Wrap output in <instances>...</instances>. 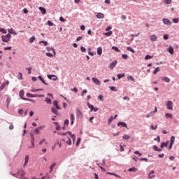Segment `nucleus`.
<instances>
[{
  "label": "nucleus",
  "instance_id": "60",
  "mask_svg": "<svg viewBox=\"0 0 179 179\" xmlns=\"http://www.w3.org/2000/svg\"><path fill=\"white\" fill-rule=\"evenodd\" d=\"M46 50H47V51H52V50H54V48H50V47H46Z\"/></svg>",
  "mask_w": 179,
  "mask_h": 179
},
{
  "label": "nucleus",
  "instance_id": "53",
  "mask_svg": "<svg viewBox=\"0 0 179 179\" xmlns=\"http://www.w3.org/2000/svg\"><path fill=\"white\" fill-rule=\"evenodd\" d=\"M103 97H104V96H103V95H99L98 99H99V100H100L101 101H103Z\"/></svg>",
  "mask_w": 179,
  "mask_h": 179
},
{
  "label": "nucleus",
  "instance_id": "19",
  "mask_svg": "<svg viewBox=\"0 0 179 179\" xmlns=\"http://www.w3.org/2000/svg\"><path fill=\"white\" fill-rule=\"evenodd\" d=\"M8 33H9L10 34H14L15 36H16V34H17L16 33V31H15V29H13V28L8 29Z\"/></svg>",
  "mask_w": 179,
  "mask_h": 179
},
{
  "label": "nucleus",
  "instance_id": "52",
  "mask_svg": "<svg viewBox=\"0 0 179 179\" xmlns=\"http://www.w3.org/2000/svg\"><path fill=\"white\" fill-rule=\"evenodd\" d=\"M34 40H36V37L32 36L31 38H30L29 41L30 43H34Z\"/></svg>",
  "mask_w": 179,
  "mask_h": 179
},
{
  "label": "nucleus",
  "instance_id": "21",
  "mask_svg": "<svg viewBox=\"0 0 179 179\" xmlns=\"http://www.w3.org/2000/svg\"><path fill=\"white\" fill-rule=\"evenodd\" d=\"M31 143L32 145L30 148H34V136L33 134L31 136Z\"/></svg>",
  "mask_w": 179,
  "mask_h": 179
},
{
  "label": "nucleus",
  "instance_id": "13",
  "mask_svg": "<svg viewBox=\"0 0 179 179\" xmlns=\"http://www.w3.org/2000/svg\"><path fill=\"white\" fill-rule=\"evenodd\" d=\"M92 82H94V83H95V85H100V83H101L100 80L96 78H92Z\"/></svg>",
  "mask_w": 179,
  "mask_h": 179
},
{
  "label": "nucleus",
  "instance_id": "30",
  "mask_svg": "<svg viewBox=\"0 0 179 179\" xmlns=\"http://www.w3.org/2000/svg\"><path fill=\"white\" fill-rule=\"evenodd\" d=\"M165 117L166 118H173V115L171 113H166Z\"/></svg>",
  "mask_w": 179,
  "mask_h": 179
},
{
  "label": "nucleus",
  "instance_id": "45",
  "mask_svg": "<svg viewBox=\"0 0 179 179\" xmlns=\"http://www.w3.org/2000/svg\"><path fill=\"white\" fill-rule=\"evenodd\" d=\"M164 1L166 5H170V3H171V0H164Z\"/></svg>",
  "mask_w": 179,
  "mask_h": 179
},
{
  "label": "nucleus",
  "instance_id": "32",
  "mask_svg": "<svg viewBox=\"0 0 179 179\" xmlns=\"http://www.w3.org/2000/svg\"><path fill=\"white\" fill-rule=\"evenodd\" d=\"M127 51H130L131 52H132L133 54H135V50H134V49H132V48L131 47H127Z\"/></svg>",
  "mask_w": 179,
  "mask_h": 179
},
{
  "label": "nucleus",
  "instance_id": "57",
  "mask_svg": "<svg viewBox=\"0 0 179 179\" xmlns=\"http://www.w3.org/2000/svg\"><path fill=\"white\" fill-rule=\"evenodd\" d=\"M48 26H54V23L50 20L48 21Z\"/></svg>",
  "mask_w": 179,
  "mask_h": 179
},
{
  "label": "nucleus",
  "instance_id": "14",
  "mask_svg": "<svg viewBox=\"0 0 179 179\" xmlns=\"http://www.w3.org/2000/svg\"><path fill=\"white\" fill-rule=\"evenodd\" d=\"M117 60H115L113 62L110 64V65L109 66V68H110V69H114V67L115 66V65H117Z\"/></svg>",
  "mask_w": 179,
  "mask_h": 179
},
{
  "label": "nucleus",
  "instance_id": "49",
  "mask_svg": "<svg viewBox=\"0 0 179 179\" xmlns=\"http://www.w3.org/2000/svg\"><path fill=\"white\" fill-rule=\"evenodd\" d=\"M114 120V117L113 116H111L108 120V124H110V122H113V120Z\"/></svg>",
  "mask_w": 179,
  "mask_h": 179
},
{
  "label": "nucleus",
  "instance_id": "59",
  "mask_svg": "<svg viewBox=\"0 0 179 179\" xmlns=\"http://www.w3.org/2000/svg\"><path fill=\"white\" fill-rule=\"evenodd\" d=\"M173 23H178V22H179V18H175V19H173Z\"/></svg>",
  "mask_w": 179,
  "mask_h": 179
},
{
  "label": "nucleus",
  "instance_id": "58",
  "mask_svg": "<svg viewBox=\"0 0 179 179\" xmlns=\"http://www.w3.org/2000/svg\"><path fill=\"white\" fill-rule=\"evenodd\" d=\"M163 38L164 40H169V35L168 34L164 35Z\"/></svg>",
  "mask_w": 179,
  "mask_h": 179
},
{
  "label": "nucleus",
  "instance_id": "51",
  "mask_svg": "<svg viewBox=\"0 0 179 179\" xmlns=\"http://www.w3.org/2000/svg\"><path fill=\"white\" fill-rule=\"evenodd\" d=\"M80 50L82 52H86V48L85 47L81 46Z\"/></svg>",
  "mask_w": 179,
  "mask_h": 179
},
{
  "label": "nucleus",
  "instance_id": "24",
  "mask_svg": "<svg viewBox=\"0 0 179 179\" xmlns=\"http://www.w3.org/2000/svg\"><path fill=\"white\" fill-rule=\"evenodd\" d=\"M39 10H41L42 15H45L47 13V10H45V8L43 7H39Z\"/></svg>",
  "mask_w": 179,
  "mask_h": 179
},
{
  "label": "nucleus",
  "instance_id": "41",
  "mask_svg": "<svg viewBox=\"0 0 179 179\" xmlns=\"http://www.w3.org/2000/svg\"><path fill=\"white\" fill-rule=\"evenodd\" d=\"M105 36H107V37H110L111 34H113V31H110L108 32L104 33Z\"/></svg>",
  "mask_w": 179,
  "mask_h": 179
},
{
  "label": "nucleus",
  "instance_id": "2",
  "mask_svg": "<svg viewBox=\"0 0 179 179\" xmlns=\"http://www.w3.org/2000/svg\"><path fill=\"white\" fill-rule=\"evenodd\" d=\"M76 117L79 120H82V118H83V113L79 109H76Z\"/></svg>",
  "mask_w": 179,
  "mask_h": 179
},
{
  "label": "nucleus",
  "instance_id": "5",
  "mask_svg": "<svg viewBox=\"0 0 179 179\" xmlns=\"http://www.w3.org/2000/svg\"><path fill=\"white\" fill-rule=\"evenodd\" d=\"M48 79H50V80H58V76H57L55 75L48 74Z\"/></svg>",
  "mask_w": 179,
  "mask_h": 179
},
{
  "label": "nucleus",
  "instance_id": "11",
  "mask_svg": "<svg viewBox=\"0 0 179 179\" xmlns=\"http://www.w3.org/2000/svg\"><path fill=\"white\" fill-rule=\"evenodd\" d=\"M53 106L57 108V110H61V107H59V105H58V101H54Z\"/></svg>",
  "mask_w": 179,
  "mask_h": 179
},
{
  "label": "nucleus",
  "instance_id": "1",
  "mask_svg": "<svg viewBox=\"0 0 179 179\" xmlns=\"http://www.w3.org/2000/svg\"><path fill=\"white\" fill-rule=\"evenodd\" d=\"M59 135H62V136H66L68 140H66V138H63L62 139V141H63V142H66L67 145H72V141H73V143H75L76 136L75 134H72V132L67 131L66 133H61L59 134Z\"/></svg>",
  "mask_w": 179,
  "mask_h": 179
},
{
  "label": "nucleus",
  "instance_id": "28",
  "mask_svg": "<svg viewBox=\"0 0 179 179\" xmlns=\"http://www.w3.org/2000/svg\"><path fill=\"white\" fill-rule=\"evenodd\" d=\"M112 50H115L116 52H121V50H120V49H118V48H117V46H113Z\"/></svg>",
  "mask_w": 179,
  "mask_h": 179
},
{
  "label": "nucleus",
  "instance_id": "22",
  "mask_svg": "<svg viewBox=\"0 0 179 179\" xmlns=\"http://www.w3.org/2000/svg\"><path fill=\"white\" fill-rule=\"evenodd\" d=\"M167 51L169 52V54H171L173 55V54H174V49L173 48V46H170Z\"/></svg>",
  "mask_w": 179,
  "mask_h": 179
},
{
  "label": "nucleus",
  "instance_id": "37",
  "mask_svg": "<svg viewBox=\"0 0 179 179\" xmlns=\"http://www.w3.org/2000/svg\"><path fill=\"white\" fill-rule=\"evenodd\" d=\"M0 32L3 33V34H6V29L5 28H0Z\"/></svg>",
  "mask_w": 179,
  "mask_h": 179
},
{
  "label": "nucleus",
  "instance_id": "10",
  "mask_svg": "<svg viewBox=\"0 0 179 179\" xmlns=\"http://www.w3.org/2000/svg\"><path fill=\"white\" fill-rule=\"evenodd\" d=\"M175 141H176V137H174V136H172L171 137V140H170L171 144L169 146V149H171V148H173V145Z\"/></svg>",
  "mask_w": 179,
  "mask_h": 179
},
{
  "label": "nucleus",
  "instance_id": "4",
  "mask_svg": "<svg viewBox=\"0 0 179 179\" xmlns=\"http://www.w3.org/2000/svg\"><path fill=\"white\" fill-rule=\"evenodd\" d=\"M19 96H20V97H21V99H22V100H26V101H30V99H27V98L23 97V96H24V90H20V91Z\"/></svg>",
  "mask_w": 179,
  "mask_h": 179
},
{
  "label": "nucleus",
  "instance_id": "38",
  "mask_svg": "<svg viewBox=\"0 0 179 179\" xmlns=\"http://www.w3.org/2000/svg\"><path fill=\"white\" fill-rule=\"evenodd\" d=\"M87 106H88L89 108H90L91 111H93L94 106L93 105L90 104V103H87Z\"/></svg>",
  "mask_w": 179,
  "mask_h": 179
},
{
  "label": "nucleus",
  "instance_id": "33",
  "mask_svg": "<svg viewBox=\"0 0 179 179\" xmlns=\"http://www.w3.org/2000/svg\"><path fill=\"white\" fill-rule=\"evenodd\" d=\"M157 72H160V68H159V67H157V68L154 70L153 74H154V75H156V73H157Z\"/></svg>",
  "mask_w": 179,
  "mask_h": 179
},
{
  "label": "nucleus",
  "instance_id": "31",
  "mask_svg": "<svg viewBox=\"0 0 179 179\" xmlns=\"http://www.w3.org/2000/svg\"><path fill=\"white\" fill-rule=\"evenodd\" d=\"M128 80H131V82H135V78L132 76H129L127 77Z\"/></svg>",
  "mask_w": 179,
  "mask_h": 179
},
{
  "label": "nucleus",
  "instance_id": "15",
  "mask_svg": "<svg viewBox=\"0 0 179 179\" xmlns=\"http://www.w3.org/2000/svg\"><path fill=\"white\" fill-rule=\"evenodd\" d=\"M120 126H122V127H124V128H128V126L127 125V123H125V122H119L117 123V127H120Z\"/></svg>",
  "mask_w": 179,
  "mask_h": 179
},
{
  "label": "nucleus",
  "instance_id": "61",
  "mask_svg": "<svg viewBox=\"0 0 179 179\" xmlns=\"http://www.w3.org/2000/svg\"><path fill=\"white\" fill-rule=\"evenodd\" d=\"M153 149L154 150H155V152H157V150H159V148L157 147V145H154Z\"/></svg>",
  "mask_w": 179,
  "mask_h": 179
},
{
  "label": "nucleus",
  "instance_id": "42",
  "mask_svg": "<svg viewBox=\"0 0 179 179\" xmlns=\"http://www.w3.org/2000/svg\"><path fill=\"white\" fill-rule=\"evenodd\" d=\"M41 43H43L45 45V47H46V45H48V41H41L39 42L40 44H41Z\"/></svg>",
  "mask_w": 179,
  "mask_h": 179
},
{
  "label": "nucleus",
  "instance_id": "54",
  "mask_svg": "<svg viewBox=\"0 0 179 179\" xmlns=\"http://www.w3.org/2000/svg\"><path fill=\"white\" fill-rule=\"evenodd\" d=\"M45 142V138H43L39 141V145H43Z\"/></svg>",
  "mask_w": 179,
  "mask_h": 179
},
{
  "label": "nucleus",
  "instance_id": "35",
  "mask_svg": "<svg viewBox=\"0 0 179 179\" xmlns=\"http://www.w3.org/2000/svg\"><path fill=\"white\" fill-rule=\"evenodd\" d=\"M129 171H133L134 173H135V171H138V169L133 167V168H130L129 169Z\"/></svg>",
  "mask_w": 179,
  "mask_h": 179
},
{
  "label": "nucleus",
  "instance_id": "40",
  "mask_svg": "<svg viewBox=\"0 0 179 179\" xmlns=\"http://www.w3.org/2000/svg\"><path fill=\"white\" fill-rule=\"evenodd\" d=\"M69 125V120L66 119L64 120V127H68Z\"/></svg>",
  "mask_w": 179,
  "mask_h": 179
},
{
  "label": "nucleus",
  "instance_id": "56",
  "mask_svg": "<svg viewBox=\"0 0 179 179\" xmlns=\"http://www.w3.org/2000/svg\"><path fill=\"white\" fill-rule=\"evenodd\" d=\"M10 100H11L10 97L8 96L6 99V103L8 106H9V103H10Z\"/></svg>",
  "mask_w": 179,
  "mask_h": 179
},
{
  "label": "nucleus",
  "instance_id": "25",
  "mask_svg": "<svg viewBox=\"0 0 179 179\" xmlns=\"http://www.w3.org/2000/svg\"><path fill=\"white\" fill-rule=\"evenodd\" d=\"M102 53H103V48H101V47L98 48H97L98 55H101Z\"/></svg>",
  "mask_w": 179,
  "mask_h": 179
},
{
  "label": "nucleus",
  "instance_id": "47",
  "mask_svg": "<svg viewBox=\"0 0 179 179\" xmlns=\"http://www.w3.org/2000/svg\"><path fill=\"white\" fill-rule=\"evenodd\" d=\"M86 93H87V90H83V92L81 93V96L83 97Z\"/></svg>",
  "mask_w": 179,
  "mask_h": 179
},
{
  "label": "nucleus",
  "instance_id": "23",
  "mask_svg": "<svg viewBox=\"0 0 179 179\" xmlns=\"http://www.w3.org/2000/svg\"><path fill=\"white\" fill-rule=\"evenodd\" d=\"M1 38H2V41H3V43H8V41H9V40H10L8 38V37L6 36H2Z\"/></svg>",
  "mask_w": 179,
  "mask_h": 179
},
{
  "label": "nucleus",
  "instance_id": "18",
  "mask_svg": "<svg viewBox=\"0 0 179 179\" xmlns=\"http://www.w3.org/2000/svg\"><path fill=\"white\" fill-rule=\"evenodd\" d=\"M70 120H71V125H73V122L75 121V115L73 114H71L70 115Z\"/></svg>",
  "mask_w": 179,
  "mask_h": 179
},
{
  "label": "nucleus",
  "instance_id": "20",
  "mask_svg": "<svg viewBox=\"0 0 179 179\" xmlns=\"http://www.w3.org/2000/svg\"><path fill=\"white\" fill-rule=\"evenodd\" d=\"M151 41H157V36L152 35L150 36Z\"/></svg>",
  "mask_w": 179,
  "mask_h": 179
},
{
  "label": "nucleus",
  "instance_id": "48",
  "mask_svg": "<svg viewBox=\"0 0 179 179\" xmlns=\"http://www.w3.org/2000/svg\"><path fill=\"white\" fill-rule=\"evenodd\" d=\"M26 69H27V71H28V75H31V67L27 68Z\"/></svg>",
  "mask_w": 179,
  "mask_h": 179
},
{
  "label": "nucleus",
  "instance_id": "36",
  "mask_svg": "<svg viewBox=\"0 0 179 179\" xmlns=\"http://www.w3.org/2000/svg\"><path fill=\"white\" fill-rule=\"evenodd\" d=\"M45 101H46V103H47L48 104H51V103H52L51 99H50V98H46V99H45Z\"/></svg>",
  "mask_w": 179,
  "mask_h": 179
},
{
  "label": "nucleus",
  "instance_id": "50",
  "mask_svg": "<svg viewBox=\"0 0 179 179\" xmlns=\"http://www.w3.org/2000/svg\"><path fill=\"white\" fill-rule=\"evenodd\" d=\"M153 115V112H150V113L146 115V118H149V117H152Z\"/></svg>",
  "mask_w": 179,
  "mask_h": 179
},
{
  "label": "nucleus",
  "instance_id": "12",
  "mask_svg": "<svg viewBox=\"0 0 179 179\" xmlns=\"http://www.w3.org/2000/svg\"><path fill=\"white\" fill-rule=\"evenodd\" d=\"M56 166H57V163L54 162L53 164H52L50 166L49 173H52V171H54V167H55Z\"/></svg>",
  "mask_w": 179,
  "mask_h": 179
},
{
  "label": "nucleus",
  "instance_id": "64",
  "mask_svg": "<svg viewBox=\"0 0 179 179\" xmlns=\"http://www.w3.org/2000/svg\"><path fill=\"white\" fill-rule=\"evenodd\" d=\"M5 84H2L1 86L0 87V90H3L5 89Z\"/></svg>",
  "mask_w": 179,
  "mask_h": 179
},
{
  "label": "nucleus",
  "instance_id": "29",
  "mask_svg": "<svg viewBox=\"0 0 179 179\" xmlns=\"http://www.w3.org/2000/svg\"><path fill=\"white\" fill-rule=\"evenodd\" d=\"M27 97H37V95H34L31 93H27Z\"/></svg>",
  "mask_w": 179,
  "mask_h": 179
},
{
  "label": "nucleus",
  "instance_id": "55",
  "mask_svg": "<svg viewBox=\"0 0 179 179\" xmlns=\"http://www.w3.org/2000/svg\"><path fill=\"white\" fill-rule=\"evenodd\" d=\"M150 129H153V130H156L157 129V125H156L155 127L153 125L150 126Z\"/></svg>",
  "mask_w": 179,
  "mask_h": 179
},
{
  "label": "nucleus",
  "instance_id": "8",
  "mask_svg": "<svg viewBox=\"0 0 179 179\" xmlns=\"http://www.w3.org/2000/svg\"><path fill=\"white\" fill-rule=\"evenodd\" d=\"M156 177L155 175V171H150L148 173V179H153Z\"/></svg>",
  "mask_w": 179,
  "mask_h": 179
},
{
  "label": "nucleus",
  "instance_id": "62",
  "mask_svg": "<svg viewBox=\"0 0 179 179\" xmlns=\"http://www.w3.org/2000/svg\"><path fill=\"white\" fill-rule=\"evenodd\" d=\"M46 56L47 57H50L51 58V57H52V54H51V52H46Z\"/></svg>",
  "mask_w": 179,
  "mask_h": 179
},
{
  "label": "nucleus",
  "instance_id": "9",
  "mask_svg": "<svg viewBox=\"0 0 179 179\" xmlns=\"http://www.w3.org/2000/svg\"><path fill=\"white\" fill-rule=\"evenodd\" d=\"M17 174H20V179H27L26 177H24V176H26L25 171H21L18 172Z\"/></svg>",
  "mask_w": 179,
  "mask_h": 179
},
{
  "label": "nucleus",
  "instance_id": "6",
  "mask_svg": "<svg viewBox=\"0 0 179 179\" xmlns=\"http://www.w3.org/2000/svg\"><path fill=\"white\" fill-rule=\"evenodd\" d=\"M166 107H167L168 110H173V101H168L166 102Z\"/></svg>",
  "mask_w": 179,
  "mask_h": 179
},
{
  "label": "nucleus",
  "instance_id": "34",
  "mask_svg": "<svg viewBox=\"0 0 179 179\" xmlns=\"http://www.w3.org/2000/svg\"><path fill=\"white\" fill-rule=\"evenodd\" d=\"M38 78H39L40 80L42 82V83H43L44 85H48L47 83H45V81L44 80V79L41 78V76H38Z\"/></svg>",
  "mask_w": 179,
  "mask_h": 179
},
{
  "label": "nucleus",
  "instance_id": "16",
  "mask_svg": "<svg viewBox=\"0 0 179 179\" xmlns=\"http://www.w3.org/2000/svg\"><path fill=\"white\" fill-rule=\"evenodd\" d=\"M97 19H104V14L102 13H98L96 15Z\"/></svg>",
  "mask_w": 179,
  "mask_h": 179
},
{
  "label": "nucleus",
  "instance_id": "3",
  "mask_svg": "<svg viewBox=\"0 0 179 179\" xmlns=\"http://www.w3.org/2000/svg\"><path fill=\"white\" fill-rule=\"evenodd\" d=\"M44 128H45V126H41L38 128H36L35 130H34V132L36 135H38L40 134V131H43L44 129Z\"/></svg>",
  "mask_w": 179,
  "mask_h": 179
},
{
  "label": "nucleus",
  "instance_id": "17",
  "mask_svg": "<svg viewBox=\"0 0 179 179\" xmlns=\"http://www.w3.org/2000/svg\"><path fill=\"white\" fill-rule=\"evenodd\" d=\"M28 163H29V155H26L24 158V167H26Z\"/></svg>",
  "mask_w": 179,
  "mask_h": 179
},
{
  "label": "nucleus",
  "instance_id": "44",
  "mask_svg": "<svg viewBox=\"0 0 179 179\" xmlns=\"http://www.w3.org/2000/svg\"><path fill=\"white\" fill-rule=\"evenodd\" d=\"M130 138H131V136H129L127 134L122 136V139H124V140H127V139H130Z\"/></svg>",
  "mask_w": 179,
  "mask_h": 179
},
{
  "label": "nucleus",
  "instance_id": "46",
  "mask_svg": "<svg viewBox=\"0 0 179 179\" xmlns=\"http://www.w3.org/2000/svg\"><path fill=\"white\" fill-rule=\"evenodd\" d=\"M168 143H162L161 148L163 149L164 146L167 147Z\"/></svg>",
  "mask_w": 179,
  "mask_h": 179
},
{
  "label": "nucleus",
  "instance_id": "43",
  "mask_svg": "<svg viewBox=\"0 0 179 179\" xmlns=\"http://www.w3.org/2000/svg\"><path fill=\"white\" fill-rule=\"evenodd\" d=\"M124 76H125V73L117 74L118 79H121L122 78H124Z\"/></svg>",
  "mask_w": 179,
  "mask_h": 179
},
{
  "label": "nucleus",
  "instance_id": "39",
  "mask_svg": "<svg viewBox=\"0 0 179 179\" xmlns=\"http://www.w3.org/2000/svg\"><path fill=\"white\" fill-rule=\"evenodd\" d=\"M152 58H153V56H150V55H147L145 57V60L152 59Z\"/></svg>",
  "mask_w": 179,
  "mask_h": 179
},
{
  "label": "nucleus",
  "instance_id": "26",
  "mask_svg": "<svg viewBox=\"0 0 179 179\" xmlns=\"http://www.w3.org/2000/svg\"><path fill=\"white\" fill-rule=\"evenodd\" d=\"M162 80L164 82H166V83H170V78H167V77H164L162 78Z\"/></svg>",
  "mask_w": 179,
  "mask_h": 179
},
{
  "label": "nucleus",
  "instance_id": "63",
  "mask_svg": "<svg viewBox=\"0 0 179 179\" xmlns=\"http://www.w3.org/2000/svg\"><path fill=\"white\" fill-rule=\"evenodd\" d=\"M122 57L123 58V59H127L128 58V55H122Z\"/></svg>",
  "mask_w": 179,
  "mask_h": 179
},
{
  "label": "nucleus",
  "instance_id": "27",
  "mask_svg": "<svg viewBox=\"0 0 179 179\" xmlns=\"http://www.w3.org/2000/svg\"><path fill=\"white\" fill-rule=\"evenodd\" d=\"M52 112L55 114L56 115H58V110L55 108H52Z\"/></svg>",
  "mask_w": 179,
  "mask_h": 179
},
{
  "label": "nucleus",
  "instance_id": "7",
  "mask_svg": "<svg viewBox=\"0 0 179 179\" xmlns=\"http://www.w3.org/2000/svg\"><path fill=\"white\" fill-rule=\"evenodd\" d=\"M162 22L164 24H166L167 26H171V21L167 18H164L162 20Z\"/></svg>",
  "mask_w": 179,
  "mask_h": 179
}]
</instances>
